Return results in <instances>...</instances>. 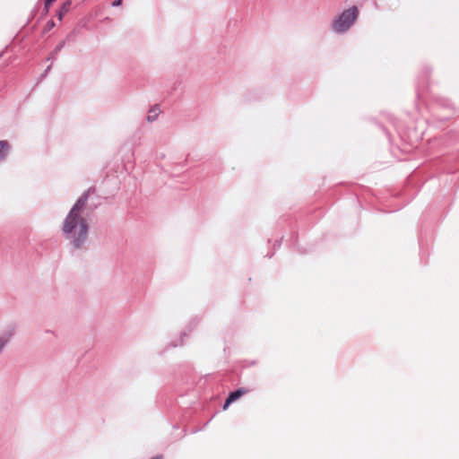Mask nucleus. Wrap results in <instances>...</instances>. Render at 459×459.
Listing matches in <instances>:
<instances>
[{"instance_id":"f257e3e1","label":"nucleus","mask_w":459,"mask_h":459,"mask_svg":"<svg viewBox=\"0 0 459 459\" xmlns=\"http://www.w3.org/2000/svg\"><path fill=\"white\" fill-rule=\"evenodd\" d=\"M83 206L84 202L79 199L65 219L63 224V231L65 238L76 248H80L82 246L88 235V223L82 215Z\"/></svg>"},{"instance_id":"f03ea898","label":"nucleus","mask_w":459,"mask_h":459,"mask_svg":"<svg viewBox=\"0 0 459 459\" xmlns=\"http://www.w3.org/2000/svg\"><path fill=\"white\" fill-rule=\"evenodd\" d=\"M358 15L357 7H352L345 10L333 22V29L336 32H343L347 30L355 22Z\"/></svg>"},{"instance_id":"7ed1b4c3","label":"nucleus","mask_w":459,"mask_h":459,"mask_svg":"<svg viewBox=\"0 0 459 459\" xmlns=\"http://www.w3.org/2000/svg\"><path fill=\"white\" fill-rule=\"evenodd\" d=\"M249 392L247 388H238V390L230 393L226 399L225 404L223 406L224 410H227L230 403L240 398L242 395L247 394Z\"/></svg>"},{"instance_id":"20e7f679","label":"nucleus","mask_w":459,"mask_h":459,"mask_svg":"<svg viewBox=\"0 0 459 459\" xmlns=\"http://www.w3.org/2000/svg\"><path fill=\"white\" fill-rule=\"evenodd\" d=\"M71 5H72V2L69 0L63 3V4L61 5L60 10L58 12V19L60 21L63 19L64 15H65L70 11Z\"/></svg>"},{"instance_id":"39448f33","label":"nucleus","mask_w":459,"mask_h":459,"mask_svg":"<svg viewBox=\"0 0 459 459\" xmlns=\"http://www.w3.org/2000/svg\"><path fill=\"white\" fill-rule=\"evenodd\" d=\"M9 147V143L6 141H0V160L5 158Z\"/></svg>"},{"instance_id":"423d86ee","label":"nucleus","mask_w":459,"mask_h":459,"mask_svg":"<svg viewBox=\"0 0 459 459\" xmlns=\"http://www.w3.org/2000/svg\"><path fill=\"white\" fill-rule=\"evenodd\" d=\"M158 112H159L158 108H154V109L151 110L150 113H152V115L148 116V120L152 121L157 117Z\"/></svg>"},{"instance_id":"0eeeda50","label":"nucleus","mask_w":459,"mask_h":459,"mask_svg":"<svg viewBox=\"0 0 459 459\" xmlns=\"http://www.w3.org/2000/svg\"><path fill=\"white\" fill-rule=\"evenodd\" d=\"M122 4V0H116L113 2V6H118Z\"/></svg>"},{"instance_id":"6e6552de","label":"nucleus","mask_w":459,"mask_h":459,"mask_svg":"<svg viewBox=\"0 0 459 459\" xmlns=\"http://www.w3.org/2000/svg\"><path fill=\"white\" fill-rule=\"evenodd\" d=\"M6 341H3L0 339V351L2 350V348L4 347V343H5Z\"/></svg>"},{"instance_id":"1a4fd4ad","label":"nucleus","mask_w":459,"mask_h":459,"mask_svg":"<svg viewBox=\"0 0 459 459\" xmlns=\"http://www.w3.org/2000/svg\"><path fill=\"white\" fill-rule=\"evenodd\" d=\"M152 459H161V458H160V457H154V458H152Z\"/></svg>"}]
</instances>
